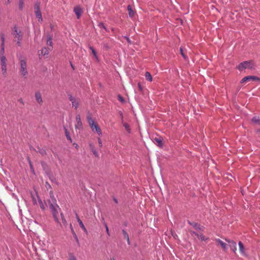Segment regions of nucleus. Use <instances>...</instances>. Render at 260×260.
<instances>
[{
  "instance_id": "f257e3e1",
  "label": "nucleus",
  "mask_w": 260,
  "mask_h": 260,
  "mask_svg": "<svg viewBox=\"0 0 260 260\" xmlns=\"http://www.w3.org/2000/svg\"><path fill=\"white\" fill-rule=\"evenodd\" d=\"M19 64L20 68L19 69V72L20 74L25 78H26L28 75L26 59L24 57H21L20 59Z\"/></svg>"
},
{
  "instance_id": "f03ea898",
  "label": "nucleus",
  "mask_w": 260,
  "mask_h": 260,
  "mask_svg": "<svg viewBox=\"0 0 260 260\" xmlns=\"http://www.w3.org/2000/svg\"><path fill=\"white\" fill-rule=\"evenodd\" d=\"M49 206L54 220L58 222V213L59 211L60 210L59 207L57 205L56 202L51 203L50 201L49 202Z\"/></svg>"
},
{
  "instance_id": "7ed1b4c3",
  "label": "nucleus",
  "mask_w": 260,
  "mask_h": 260,
  "mask_svg": "<svg viewBox=\"0 0 260 260\" xmlns=\"http://www.w3.org/2000/svg\"><path fill=\"white\" fill-rule=\"evenodd\" d=\"M88 124L93 132H96L99 135H102V131L100 126L95 123L94 120L90 115L87 117Z\"/></svg>"
},
{
  "instance_id": "20e7f679",
  "label": "nucleus",
  "mask_w": 260,
  "mask_h": 260,
  "mask_svg": "<svg viewBox=\"0 0 260 260\" xmlns=\"http://www.w3.org/2000/svg\"><path fill=\"white\" fill-rule=\"evenodd\" d=\"M13 34L14 36L15 41L17 42L18 46H20L23 34L16 27H14Z\"/></svg>"
},
{
  "instance_id": "39448f33",
  "label": "nucleus",
  "mask_w": 260,
  "mask_h": 260,
  "mask_svg": "<svg viewBox=\"0 0 260 260\" xmlns=\"http://www.w3.org/2000/svg\"><path fill=\"white\" fill-rule=\"evenodd\" d=\"M238 68L240 71H242L245 69L252 70L254 69V66L252 61H245L240 63Z\"/></svg>"
},
{
  "instance_id": "423d86ee",
  "label": "nucleus",
  "mask_w": 260,
  "mask_h": 260,
  "mask_svg": "<svg viewBox=\"0 0 260 260\" xmlns=\"http://www.w3.org/2000/svg\"><path fill=\"white\" fill-rule=\"evenodd\" d=\"M6 60V57L2 55L1 57V65L2 74L4 77H6L7 76Z\"/></svg>"
},
{
  "instance_id": "0eeeda50",
  "label": "nucleus",
  "mask_w": 260,
  "mask_h": 260,
  "mask_svg": "<svg viewBox=\"0 0 260 260\" xmlns=\"http://www.w3.org/2000/svg\"><path fill=\"white\" fill-rule=\"evenodd\" d=\"M35 99H36L37 102L39 105H42L43 103V101L42 99V94H41V92L39 91L36 92L35 94Z\"/></svg>"
},
{
  "instance_id": "6e6552de",
  "label": "nucleus",
  "mask_w": 260,
  "mask_h": 260,
  "mask_svg": "<svg viewBox=\"0 0 260 260\" xmlns=\"http://www.w3.org/2000/svg\"><path fill=\"white\" fill-rule=\"evenodd\" d=\"M77 124L75 125L76 129H82L83 128L82 123L81 122L80 115H77L76 117Z\"/></svg>"
},
{
  "instance_id": "1a4fd4ad",
  "label": "nucleus",
  "mask_w": 260,
  "mask_h": 260,
  "mask_svg": "<svg viewBox=\"0 0 260 260\" xmlns=\"http://www.w3.org/2000/svg\"><path fill=\"white\" fill-rule=\"evenodd\" d=\"M74 11L77 15V18H80L82 13V10L79 6H76L74 8Z\"/></svg>"
},
{
  "instance_id": "9d476101",
  "label": "nucleus",
  "mask_w": 260,
  "mask_h": 260,
  "mask_svg": "<svg viewBox=\"0 0 260 260\" xmlns=\"http://www.w3.org/2000/svg\"><path fill=\"white\" fill-rule=\"evenodd\" d=\"M127 11L128 12L129 16L131 18H133L135 16V11L132 9V7L130 5L127 6Z\"/></svg>"
},
{
  "instance_id": "9b49d317",
  "label": "nucleus",
  "mask_w": 260,
  "mask_h": 260,
  "mask_svg": "<svg viewBox=\"0 0 260 260\" xmlns=\"http://www.w3.org/2000/svg\"><path fill=\"white\" fill-rule=\"evenodd\" d=\"M49 48H47L46 47L43 48L41 50H40V55L45 56V55H48L49 54Z\"/></svg>"
},
{
  "instance_id": "f8f14e48",
  "label": "nucleus",
  "mask_w": 260,
  "mask_h": 260,
  "mask_svg": "<svg viewBox=\"0 0 260 260\" xmlns=\"http://www.w3.org/2000/svg\"><path fill=\"white\" fill-rule=\"evenodd\" d=\"M89 146H90V150L92 152V153L94 154V155L95 157H99V154H98V152L96 151V150L95 149L93 145L92 144H90Z\"/></svg>"
},
{
  "instance_id": "ddd939ff",
  "label": "nucleus",
  "mask_w": 260,
  "mask_h": 260,
  "mask_svg": "<svg viewBox=\"0 0 260 260\" xmlns=\"http://www.w3.org/2000/svg\"><path fill=\"white\" fill-rule=\"evenodd\" d=\"M47 44V45L50 46V47H48L49 49L51 50L52 48V38L50 36H48Z\"/></svg>"
},
{
  "instance_id": "4468645a",
  "label": "nucleus",
  "mask_w": 260,
  "mask_h": 260,
  "mask_svg": "<svg viewBox=\"0 0 260 260\" xmlns=\"http://www.w3.org/2000/svg\"><path fill=\"white\" fill-rule=\"evenodd\" d=\"M35 15L36 18L38 19L39 21H42V17L41 11H35Z\"/></svg>"
},
{
  "instance_id": "2eb2a0df",
  "label": "nucleus",
  "mask_w": 260,
  "mask_h": 260,
  "mask_svg": "<svg viewBox=\"0 0 260 260\" xmlns=\"http://www.w3.org/2000/svg\"><path fill=\"white\" fill-rule=\"evenodd\" d=\"M198 236L199 237V238L201 240V241L202 242H209L208 241V238H206L202 234H201V235H198Z\"/></svg>"
},
{
  "instance_id": "dca6fc26",
  "label": "nucleus",
  "mask_w": 260,
  "mask_h": 260,
  "mask_svg": "<svg viewBox=\"0 0 260 260\" xmlns=\"http://www.w3.org/2000/svg\"><path fill=\"white\" fill-rule=\"evenodd\" d=\"M145 78L147 80L151 82L152 81V78L150 73L148 72H146L145 75Z\"/></svg>"
},
{
  "instance_id": "f3484780",
  "label": "nucleus",
  "mask_w": 260,
  "mask_h": 260,
  "mask_svg": "<svg viewBox=\"0 0 260 260\" xmlns=\"http://www.w3.org/2000/svg\"><path fill=\"white\" fill-rule=\"evenodd\" d=\"M188 223L190 225H191L193 228H194L196 229H200V230L202 229V226L197 223L193 222L191 223L190 221H188Z\"/></svg>"
},
{
  "instance_id": "a211bd4d",
  "label": "nucleus",
  "mask_w": 260,
  "mask_h": 260,
  "mask_svg": "<svg viewBox=\"0 0 260 260\" xmlns=\"http://www.w3.org/2000/svg\"><path fill=\"white\" fill-rule=\"evenodd\" d=\"M122 123L123 124V126L124 127L125 130L128 133H131V128H130V127H129V125L127 123L123 122V121H122Z\"/></svg>"
},
{
  "instance_id": "6ab92c4d",
  "label": "nucleus",
  "mask_w": 260,
  "mask_h": 260,
  "mask_svg": "<svg viewBox=\"0 0 260 260\" xmlns=\"http://www.w3.org/2000/svg\"><path fill=\"white\" fill-rule=\"evenodd\" d=\"M122 234L124 238L126 239L127 242L128 243H129V239L128 234L126 233V232L124 230H122Z\"/></svg>"
},
{
  "instance_id": "aec40b11",
  "label": "nucleus",
  "mask_w": 260,
  "mask_h": 260,
  "mask_svg": "<svg viewBox=\"0 0 260 260\" xmlns=\"http://www.w3.org/2000/svg\"><path fill=\"white\" fill-rule=\"evenodd\" d=\"M34 9H35V11H40V2H36L35 5V6H34Z\"/></svg>"
},
{
  "instance_id": "412c9836",
  "label": "nucleus",
  "mask_w": 260,
  "mask_h": 260,
  "mask_svg": "<svg viewBox=\"0 0 260 260\" xmlns=\"http://www.w3.org/2000/svg\"><path fill=\"white\" fill-rule=\"evenodd\" d=\"M89 49L91 51L92 53L93 54L94 57L96 59H98V56L97 55L96 52L95 50V49L91 46H90L89 47Z\"/></svg>"
},
{
  "instance_id": "4be33fe9",
  "label": "nucleus",
  "mask_w": 260,
  "mask_h": 260,
  "mask_svg": "<svg viewBox=\"0 0 260 260\" xmlns=\"http://www.w3.org/2000/svg\"><path fill=\"white\" fill-rule=\"evenodd\" d=\"M77 216V221L78 222H79V225H80L81 228H82L83 230H85V228L83 223V222H82V221L80 220V219L79 218V217H78V216L77 215H76Z\"/></svg>"
},
{
  "instance_id": "5701e85b",
  "label": "nucleus",
  "mask_w": 260,
  "mask_h": 260,
  "mask_svg": "<svg viewBox=\"0 0 260 260\" xmlns=\"http://www.w3.org/2000/svg\"><path fill=\"white\" fill-rule=\"evenodd\" d=\"M252 121L255 123H259L260 119L259 117L255 116L252 119Z\"/></svg>"
},
{
  "instance_id": "b1692460",
  "label": "nucleus",
  "mask_w": 260,
  "mask_h": 260,
  "mask_svg": "<svg viewBox=\"0 0 260 260\" xmlns=\"http://www.w3.org/2000/svg\"><path fill=\"white\" fill-rule=\"evenodd\" d=\"M239 251H240V252L242 254H243V255H245V252H244V247L243 245H239Z\"/></svg>"
},
{
  "instance_id": "393cba45",
  "label": "nucleus",
  "mask_w": 260,
  "mask_h": 260,
  "mask_svg": "<svg viewBox=\"0 0 260 260\" xmlns=\"http://www.w3.org/2000/svg\"><path fill=\"white\" fill-rule=\"evenodd\" d=\"M250 80H251L250 79L249 76H246V77H245L244 78H243L242 79L241 83H245V82H248V81H249Z\"/></svg>"
},
{
  "instance_id": "a878e982",
  "label": "nucleus",
  "mask_w": 260,
  "mask_h": 260,
  "mask_svg": "<svg viewBox=\"0 0 260 260\" xmlns=\"http://www.w3.org/2000/svg\"><path fill=\"white\" fill-rule=\"evenodd\" d=\"M65 134L67 139L70 141V142H72V139L70 136L69 132L67 131V129H65Z\"/></svg>"
},
{
  "instance_id": "bb28decb",
  "label": "nucleus",
  "mask_w": 260,
  "mask_h": 260,
  "mask_svg": "<svg viewBox=\"0 0 260 260\" xmlns=\"http://www.w3.org/2000/svg\"><path fill=\"white\" fill-rule=\"evenodd\" d=\"M154 140L157 143L158 145L161 146L162 145V140L160 138H155Z\"/></svg>"
},
{
  "instance_id": "cd10ccee",
  "label": "nucleus",
  "mask_w": 260,
  "mask_h": 260,
  "mask_svg": "<svg viewBox=\"0 0 260 260\" xmlns=\"http://www.w3.org/2000/svg\"><path fill=\"white\" fill-rule=\"evenodd\" d=\"M72 103L73 107H74L76 109H77L79 107V103L76 100L74 101Z\"/></svg>"
},
{
  "instance_id": "c85d7f7f",
  "label": "nucleus",
  "mask_w": 260,
  "mask_h": 260,
  "mask_svg": "<svg viewBox=\"0 0 260 260\" xmlns=\"http://www.w3.org/2000/svg\"><path fill=\"white\" fill-rule=\"evenodd\" d=\"M50 198H51L52 199V203H55L56 202V201L54 197V195H53V192L52 191H51L50 192Z\"/></svg>"
},
{
  "instance_id": "c756f323",
  "label": "nucleus",
  "mask_w": 260,
  "mask_h": 260,
  "mask_svg": "<svg viewBox=\"0 0 260 260\" xmlns=\"http://www.w3.org/2000/svg\"><path fill=\"white\" fill-rule=\"evenodd\" d=\"M4 52H5V47H4V46L3 45V44H1V52H0L1 57L2 55H4Z\"/></svg>"
},
{
  "instance_id": "7c9ffc66",
  "label": "nucleus",
  "mask_w": 260,
  "mask_h": 260,
  "mask_svg": "<svg viewBox=\"0 0 260 260\" xmlns=\"http://www.w3.org/2000/svg\"><path fill=\"white\" fill-rule=\"evenodd\" d=\"M249 78L251 80H260V79L258 77L255 76H249Z\"/></svg>"
},
{
  "instance_id": "2f4dec72",
  "label": "nucleus",
  "mask_w": 260,
  "mask_h": 260,
  "mask_svg": "<svg viewBox=\"0 0 260 260\" xmlns=\"http://www.w3.org/2000/svg\"><path fill=\"white\" fill-rule=\"evenodd\" d=\"M24 2L23 0H19V8L20 10L23 8Z\"/></svg>"
},
{
  "instance_id": "473e14b6",
  "label": "nucleus",
  "mask_w": 260,
  "mask_h": 260,
  "mask_svg": "<svg viewBox=\"0 0 260 260\" xmlns=\"http://www.w3.org/2000/svg\"><path fill=\"white\" fill-rule=\"evenodd\" d=\"M180 53L181 54V55L182 56V57L184 58V59H186V55H185V53L183 51V49L182 47H180Z\"/></svg>"
},
{
  "instance_id": "72a5a7b5",
  "label": "nucleus",
  "mask_w": 260,
  "mask_h": 260,
  "mask_svg": "<svg viewBox=\"0 0 260 260\" xmlns=\"http://www.w3.org/2000/svg\"><path fill=\"white\" fill-rule=\"evenodd\" d=\"M98 25L100 28H103V29H105L106 30H107V28H106V26H105V25L104 24V23H100Z\"/></svg>"
},
{
  "instance_id": "f704fd0d",
  "label": "nucleus",
  "mask_w": 260,
  "mask_h": 260,
  "mask_svg": "<svg viewBox=\"0 0 260 260\" xmlns=\"http://www.w3.org/2000/svg\"><path fill=\"white\" fill-rule=\"evenodd\" d=\"M39 203H40V207L41 208H42L43 210H45V206L44 205V204L42 203V202L41 201H39Z\"/></svg>"
},
{
  "instance_id": "c9c22d12",
  "label": "nucleus",
  "mask_w": 260,
  "mask_h": 260,
  "mask_svg": "<svg viewBox=\"0 0 260 260\" xmlns=\"http://www.w3.org/2000/svg\"><path fill=\"white\" fill-rule=\"evenodd\" d=\"M118 99L119 101H120L122 103H123L124 102V99L123 98V97L120 95H118Z\"/></svg>"
},
{
  "instance_id": "e433bc0d",
  "label": "nucleus",
  "mask_w": 260,
  "mask_h": 260,
  "mask_svg": "<svg viewBox=\"0 0 260 260\" xmlns=\"http://www.w3.org/2000/svg\"><path fill=\"white\" fill-rule=\"evenodd\" d=\"M104 225L106 228V232H107V234L109 236L110 234H109V229H108V225L106 223H104Z\"/></svg>"
},
{
  "instance_id": "4c0bfd02",
  "label": "nucleus",
  "mask_w": 260,
  "mask_h": 260,
  "mask_svg": "<svg viewBox=\"0 0 260 260\" xmlns=\"http://www.w3.org/2000/svg\"><path fill=\"white\" fill-rule=\"evenodd\" d=\"M1 40H2L1 44H3V45L4 46L5 38H4V36L3 35H1Z\"/></svg>"
},
{
  "instance_id": "58836bf2",
  "label": "nucleus",
  "mask_w": 260,
  "mask_h": 260,
  "mask_svg": "<svg viewBox=\"0 0 260 260\" xmlns=\"http://www.w3.org/2000/svg\"><path fill=\"white\" fill-rule=\"evenodd\" d=\"M69 100L70 101L72 102V103H73L74 101H76V100L75 99V98L71 95H70L69 96Z\"/></svg>"
},
{
  "instance_id": "ea45409f",
  "label": "nucleus",
  "mask_w": 260,
  "mask_h": 260,
  "mask_svg": "<svg viewBox=\"0 0 260 260\" xmlns=\"http://www.w3.org/2000/svg\"><path fill=\"white\" fill-rule=\"evenodd\" d=\"M98 142H99V146H100V147H102V140H101V139L100 138H98Z\"/></svg>"
},
{
  "instance_id": "a19ab883",
  "label": "nucleus",
  "mask_w": 260,
  "mask_h": 260,
  "mask_svg": "<svg viewBox=\"0 0 260 260\" xmlns=\"http://www.w3.org/2000/svg\"><path fill=\"white\" fill-rule=\"evenodd\" d=\"M231 249L234 252H235V251L236 250V248L235 247V245H232L231 246Z\"/></svg>"
},
{
  "instance_id": "79ce46f5",
  "label": "nucleus",
  "mask_w": 260,
  "mask_h": 260,
  "mask_svg": "<svg viewBox=\"0 0 260 260\" xmlns=\"http://www.w3.org/2000/svg\"><path fill=\"white\" fill-rule=\"evenodd\" d=\"M69 260H76V258L74 256L71 255L69 257Z\"/></svg>"
},
{
  "instance_id": "37998d69",
  "label": "nucleus",
  "mask_w": 260,
  "mask_h": 260,
  "mask_svg": "<svg viewBox=\"0 0 260 260\" xmlns=\"http://www.w3.org/2000/svg\"><path fill=\"white\" fill-rule=\"evenodd\" d=\"M60 214H61V218H62V222H63V223H65L66 222V221L64 217L63 216L62 214L61 213Z\"/></svg>"
},
{
  "instance_id": "c03bdc74",
  "label": "nucleus",
  "mask_w": 260,
  "mask_h": 260,
  "mask_svg": "<svg viewBox=\"0 0 260 260\" xmlns=\"http://www.w3.org/2000/svg\"><path fill=\"white\" fill-rule=\"evenodd\" d=\"M124 38L126 40V41H127L128 43H131V40L130 39H129V38L127 37H124Z\"/></svg>"
},
{
  "instance_id": "a18cd8bd",
  "label": "nucleus",
  "mask_w": 260,
  "mask_h": 260,
  "mask_svg": "<svg viewBox=\"0 0 260 260\" xmlns=\"http://www.w3.org/2000/svg\"><path fill=\"white\" fill-rule=\"evenodd\" d=\"M221 246L223 250H225L226 249V245L223 244V245H221Z\"/></svg>"
},
{
  "instance_id": "49530a36",
  "label": "nucleus",
  "mask_w": 260,
  "mask_h": 260,
  "mask_svg": "<svg viewBox=\"0 0 260 260\" xmlns=\"http://www.w3.org/2000/svg\"><path fill=\"white\" fill-rule=\"evenodd\" d=\"M119 114H120V116L121 118L122 121H123V114L121 111L119 112Z\"/></svg>"
},
{
  "instance_id": "de8ad7c7",
  "label": "nucleus",
  "mask_w": 260,
  "mask_h": 260,
  "mask_svg": "<svg viewBox=\"0 0 260 260\" xmlns=\"http://www.w3.org/2000/svg\"><path fill=\"white\" fill-rule=\"evenodd\" d=\"M218 242H219V244H225L223 241H220L219 240H218Z\"/></svg>"
},
{
  "instance_id": "09e8293b",
  "label": "nucleus",
  "mask_w": 260,
  "mask_h": 260,
  "mask_svg": "<svg viewBox=\"0 0 260 260\" xmlns=\"http://www.w3.org/2000/svg\"><path fill=\"white\" fill-rule=\"evenodd\" d=\"M51 187V186L48 182H46V187Z\"/></svg>"
},
{
  "instance_id": "8fccbe9b",
  "label": "nucleus",
  "mask_w": 260,
  "mask_h": 260,
  "mask_svg": "<svg viewBox=\"0 0 260 260\" xmlns=\"http://www.w3.org/2000/svg\"><path fill=\"white\" fill-rule=\"evenodd\" d=\"M51 187V186L48 182H46V187Z\"/></svg>"
},
{
  "instance_id": "3c124183",
  "label": "nucleus",
  "mask_w": 260,
  "mask_h": 260,
  "mask_svg": "<svg viewBox=\"0 0 260 260\" xmlns=\"http://www.w3.org/2000/svg\"><path fill=\"white\" fill-rule=\"evenodd\" d=\"M256 134H260V129H257L256 131Z\"/></svg>"
},
{
  "instance_id": "603ef678",
  "label": "nucleus",
  "mask_w": 260,
  "mask_h": 260,
  "mask_svg": "<svg viewBox=\"0 0 260 260\" xmlns=\"http://www.w3.org/2000/svg\"><path fill=\"white\" fill-rule=\"evenodd\" d=\"M114 201L115 202V203H117V200H116V199H114Z\"/></svg>"
},
{
  "instance_id": "864d4df0",
  "label": "nucleus",
  "mask_w": 260,
  "mask_h": 260,
  "mask_svg": "<svg viewBox=\"0 0 260 260\" xmlns=\"http://www.w3.org/2000/svg\"><path fill=\"white\" fill-rule=\"evenodd\" d=\"M19 101H20V102L22 103V99L19 100Z\"/></svg>"
},
{
  "instance_id": "5fc2aeb1",
  "label": "nucleus",
  "mask_w": 260,
  "mask_h": 260,
  "mask_svg": "<svg viewBox=\"0 0 260 260\" xmlns=\"http://www.w3.org/2000/svg\"><path fill=\"white\" fill-rule=\"evenodd\" d=\"M238 244H242V243H241V241H239V243H238Z\"/></svg>"
},
{
  "instance_id": "6e6d98bb",
  "label": "nucleus",
  "mask_w": 260,
  "mask_h": 260,
  "mask_svg": "<svg viewBox=\"0 0 260 260\" xmlns=\"http://www.w3.org/2000/svg\"><path fill=\"white\" fill-rule=\"evenodd\" d=\"M72 68L74 69L73 66L71 64Z\"/></svg>"
},
{
  "instance_id": "4d7b16f0",
  "label": "nucleus",
  "mask_w": 260,
  "mask_h": 260,
  "mask_svg": "<svg viewBox=\"0 0 260 260\" xmlns=\"http://www.w3.org/2000/svg\"><path fill=\"white\" fill-rule=\"evenodd\" d=\"M8 2L9 3L10 2V0H8Z\"/></svg>"
}]
</instances>
